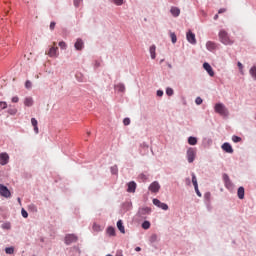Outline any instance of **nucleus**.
Masks as SVG:
<instances>
[{
  "label": "nucleus",
  "mask_w": 256,
  "mask_h": 256,
  "mask_svg": "<svg viewBox=\"0 0 256 256\" xmlns=\"http://www.w3.org/2000/svg\"><path fill=\"white\" fill-rule=\"evenodd\" d=\"M218 37L220 43H222L223 45H233V43H235V41H233V39H231V37L229 36V33H227V31L223 29L219 31Z\"/></svg>",
  "instance_id": "1"
},
{
  "label": "nucleus",
  "mask_w": 256,
  "mask_h": 256,
  "mask_svg": "<svg viewBox=\"0 0 256 256\" xmlns=\"http://www.w3.org/2000/svg\"><path fill=\"white\" fill-rule=\"evenodd\" d=\"M215 113L221 115L222 117H229V110L223 103H216L214 106Z\"/></svg>",
  "instance_id": "2"
},
{
  "label": "nucleus",
  "mask_w": 256,
  "mask_h": 256,
  "mask_svg": "<svg viewBox=\"0 0 256 256\" xmlns=\"http://www.w3.org/2000/svg\"><path fill=\"white\" fill-rule=\"evenodd\" d=\"M197 157V151L195 148H188L186 151V159L188 163H193Z\"/></svg>",
  "instance_id": "3"
},
{
  "label": "nucleus",
  "mask_w": 256,
  "mask_h": 256,
  "mask_svg": "<svg viewBox=\"0 0 256 256\" xmlns=\"http://www.w3.org/2000/svg\"><path fill=\"white\" fill-rule=\"evenodd\" d=\"M223 181H224V185H225L226 189H228V191H234L235 184H233V182L229 178V175L223 174Z\"/></svg>",
  "instance_id": "4"
},
{
  "label": "nucleus",
  "mask_w": 256,
  "mask_h": 256,
  "mask_svg": "<svg viewBox=\"0 0 256 256\" xmlns=\"http://www.w3.org/2000/svg\"><path fill=\"white\" fill-rule=\"evenodd\" d=\"M0 195L1 197H5V199H9L11 197V191L7 186L0 184Z\"/></svg>",
  "instance_id": "5"
},
{
  "label": "nucleus",
  "mask_w": 256,
  "mask_h": 256,
  "mask_svg": "<svg viewBox=\"0 0 256 256\" xmlns=\"http://www.w3.org/2000/svg\"><path fill=\"white\" fill-rule=\"evenodd\" d=\"M78 237L75 234H67L65 236L64 242L66 245H71V243H77Z\"/></svg>",
  "instance_id": "6"
},
{
  "label": "nucleus",
  "mask_w": 256,
  "mask_h": 256,
  "mask_svg": "<svg viewBox=\"0 0 256 256\" xmlns=\"http://www.w3.org/2000/svg\"><path fill=\"white\" fill-rule=\"evenodd\" d=\"M151 214V208L149 207H142L138 210V217H141L142 219H145L146 215Z\"/></svg>",
  "instance_id": "7"
},
{
  "label": "nucleus",
  "mask_w": 256,
  "mask_h": 256,
  "mask_svg": "<svg viewBox=\"0 0 256 256\" xmlns=\"http://www.w3.org/2000/svg\"><path fill=\"white\" fill-rule=\"evenodd\" d=\"M186 39L188 43H190L191 45H197V39L195 38V33H192L191 30H189L186 33Z\"/></svg>",
  "instance_id": "8"
},
{
  "label": "nucleus",
  "mask_w": 256,
  "mask_h": 256,
  "mask_svg": "<svg viewBox=\"0 0 256 256\" xmlns=\"http://www.w3.org/2000/svg\"><path fill=\"white\" fill-rule=\"evenodd\" d=\"M148 189L149 191H151V193H159V190L161 189V185L159 184V182L154 181L149 185Z\"/></svg>",
  "instance_id": "9"
},
{
  "label": "nucleus",
  "mask_w": 256,
  "mask_h": 256,
  "mask_svg": "<svg viewBox=\"0 0 256 256\" xmlns=\"http://www.w3.org/2000/svg\"><path fill=\"white\" fill-rule=\"evenodd\" d=\"M192 183L194 185L195 192L198 197H202L201 191H199V184L197 183V176H195V173L192 172Z\"/></svg>",
  "instance_id": "10"
},
{
  "label": "nucleus",
  "mask_w": 256,
  "mask_h": 256,
  "mask_svg": "<svg viewBox=\"0 0 256 256\" xmlns=\"http://www.w3.org/2000/svg\"><path fill=\"white\" fill-rule=\"evenodd\" d=\"M203 68L205 69V71L208 73L210 77H215V71H213V67H211V64H209L208 62H205L203 64Z\"/></svg>",
  "instance_id": "11"
},
{
  "label": "nucleus",
  "mask_w": 256,
  "mask_h": 256,
  "mask_svg": "<svg viewBox=\"0 0 256 256\" xmlns=\"http://www.w3.org/2000/svg\"><path fill=\"white\" fill-rule=\"evenodd\" d=\"M9 163V154L7 152H2L0 154V165L5 166Z\"/></svg>",
  "instance_id": "12"
},
{
  "label": "nucleus",
  "mask_w": 256,
  "mask_h": 256,
  "mask_svg": "<svg viewBox=\"0 0 256 256\" xmlns=\"http://www.w3.org/2000/svg\"><path fill=\"white\" fill-rule=\"evenodd\" d=\"M74 47L76 51H82V49L85 47V42L81 38H78L74 44Z\"/></svg>",
  "instance_id": "13"
},
{
  "label": "nucleus",
  "mask_w": 256,
  "mask_h": 256,
  "mask_svg": "<svg viewBox=\"0 0 256 256\" xmlns=\"http://www.w3.org/2000/svg\"><path fill=\"white\" fill-rule=\"evenodd\" d=\"M127 193H135L137 190V183L135 181H131L127 184Z\"/></svg>",
  "instance_id": "14"
},
{
  "label": "nucleus",
  "mask_w": 256,
  "mask_h": 256,
  "mask_svg": "<svg viewBox=\"0 0 256 256\" xmlns=\"http://www.w3.org/2000/svg\"><path fill=\"white\" fill-rule=\"evenodd\" d=\"M206 49L210 52L215 51V49H217V43L213 41L206 42Z\"/></svg>",
  "instance_id": "15"
},
{
  "label": "nucleus",
  "mask_w": 256,
  "mask_h": 256,
  "mask_svg": "<svg viewBox=\"0 0 256 256\" xmlns=\"http://www.w3.org/2000/svg\"><path fill=\"white\" fill-rule=\"evenodd\" d=\"M170 13L172 17H179V15H181V9H179L178 7L172 6L170 8Z\"/></svg>",
  "instance_id": "16"
},
{
  "label": "nucleus",
  "mask_w": 256,
  "mask_h": 256,
  "mask_svg": "<svg viewBox=\"0 0 256 256\" xmlns=\"http://www.w3.org/2000/svg\"><path fill=\"white\" fill-rule=\"evenodd\" d=\"M222 150L225 151V153H233V146L229 142H226L222 144Z\"/></svg>",
  "instance_id": "17"
},
{
  "label": "nucleus",
  "mask_w": 256,
  "mask_h": 256,
  "mask_svg": "<svg viewBox=\"0 0 256 256\" xmlns=\"http://www.w3.org/2000/svg\"><path fill=\"white\" fill-rule=\"evenodd\" d=\"M156 51H157V46H155V45L150 46L149 53H150L151 59H156L157 58Z\"/></svg>",
  "instance_id": "18"
},
{
  "label": "nucleus",
  "mask_w": 256,
  "mask_h": 256,
  "mask_svg": "<svg viewBox=\"0 0 256 256\" xmlns=\"http://www.w3.org/2000/svg\"><path fill=\"white\" fill-rule=\"evenodd\" d=\"M237 197L238 199H245V188L240 186L237 190Z\"/></svg>",
  "instance_id": "19"
},
{
  "label": "nucleus",
  "mask_w": 256,
  "mask_h": 256,
  "mask_svg": "<svg viewBox=\"0 0 256 256\" xmlns=\"http://www.w3.org/2000/svg\"><path fill=\"white\" fill-rule=\"evenodd\" d=\"M114 89L118 91V93H125V84L118 83L114 86Z\"/></svg>",
  "instance_id": "20"
},
{
  "label": "nucleus",
  "mask_w": 256,
  "mask_h": 256,
  "mask_svg": "<svg viewBox=\"0 0 256 256\" xmlns=\"http://www.w3.org/2000/svg\"><path fill=\"white\" fill-rule=\"evenodd\" d=\"M57 51H59V48L51 47L48 52L49 57H57V55H58Z\"/></svg>",
  "instance_id": "21"
},
{
  "label": "nucleus",
  "mask_w": 256,
  "mask_h": 256,
  "mask_svg": "<svg viewBox=\"0 0 256 256\" xmlns=\"http://www.w3.org/2000/svg\"><path fill=\"white\" fill-rule=\"evenodd\" d=\"M31 124L34 127V133H36L37 135L39 133V126H37L38 125L37 119L31 118Z\"/></svg>",
  "instance_id": "22"
},
{
  "label": "nucleus",
  "mask_w": 256,
  "mask_h": 256,
  "mask_svg": "<svg viewBox=\"0 0 256 256\" xmlns=\"http://www.w3.org/2000/svg\"><path fill=\"white\" fill-rule=\"evenodd\" d=\"M25 107H33V97H26L24 99Z\"/></svg>",
  "instance_id": "23"
},
{
  "label": "nucleus",
  "mask_w": 256,
  "mask_h": 256,
  "mask_svg": "<svg viewBox=\"0 0 256 256\" xmlns=\"http://www.w3.org/2000/svg\"><path fill=\"white\" fill-rule=\"evenodd\" d=\"M117 228L119 229L120 233L125 234V226L123 225V220L117 221Z\"/></svg>",
  "instance_id": "24"
},
{
  "label": "nucleus",
  "mask_w": 256,
  "mask_h": 256,
  "mask_svg": "<svg viewBox=\"0 0 256 256\" xmlns=\"http://www.w3.org/2000/svg\"><path fill=\"white\" fill-rule=\"evenodd\" d=\"M106 231H107V234L109 235V237H115V228L114 227L109 226Z\"/></svg>",
  "instance_id": "25"
},
{
  "label": "nucleus",
  "mask_w": 256,
  "mask_h": 256,
  "mask_svg": "<svg viewBox=\"0 0 256 256\" xmlns=\"http://www.w3.org/2000/svg\"><path fill=\"white\" fill-rule=\"evenodd\" d=\"M249 74L251 75V77L254 79V81H256V66H252L249 70Z\"/></svg>",
  "instance_id": "26"
},
{
  "label": "nucleus",
  "mask_w": 256,
  "mask_h": 256,
  "mask_svg": "<svg viewBox=\"0 0 256 256\" xmlns=\"http://www.w3.org/2000/svg\"><path fill=\"white\" fill-rule=\"evenodd\" d=\"M13 253H15V248L13 246L5 248L6 255H13Z\"/></svg>",
  "instance_id": "27"
},
{
  "label": "nucleus",
  "mask_w": 256,
  "mask_h": 256,
  "mask_svg": "<svg viewBox=\"0 0 256 256\" xmlns=\"http://www.w3.org/2000/svg\"><path fill=\"white\" fill-rule=\"evenodd\" d=\"M157 241H159V236H157V234H152L149 238V242L150 243H157Z\"/></svg>",
  "instance_id": "28"
},
{
  "label": "nucleus",
  "mask_w": 256,
  "mask_h": 256,
  "mask_svg": "<svg viewBox=\"0 0 256 256\" xmlns=\"http://www.w3.org/2000/svg\"><path fill=\"white\" fill-rule=\"evenodd\" d=\"M204 201L205 203H211V192H206L204 194Z\"/></svg>",
  "instance_id": "29"
},
{
  "label": "nucleus",
  "mask_w": 256,
  "mask_h": 256,
  "mask_svg": "<svg viewBox=\"0 0 256 256\" xmlns=\"http://www.w3.org/2000/svg\"><path fill=\"white\" fill-rule=\"evenodd\" d=\"M142 229H151V222L145 220L143 223H142Z\"/></svg>",
  "instance_id": "30"
},
{
  "label": "nucleus",
  "mask_w": 256,
  "mask_h": 256,
  "mask_svg": "<svg viewBox=\"0 0 256 256\" xmlns=\"http://www.w3.org/2000/svg\"><path fill=\"white\" fill-rule=\"evenodd\" d=\"M189 145H195L197 143V137L190 136L188 138Z\"/></svg>",
  "instance_id": "31"
},
{
  "label": "nucleus",
  "mask_w": 256,
  "mask_h": 256,
  "mask_svg": "<svg viewBox=\"0 0 256 256\" xmlns=\"http://www.w3.org/2000/svg\"><path fill=\"white\" fill-rule=\"evenodd\" d=\"M114 5H117V7H121L125 3V0H111Z\"/></svg>",
  "instance_id": "32"
},
{
  "label": "nucleus",
  "mask_w": 256,
  "mask_h": 256,
  "mask_svg": "<svg viewBox=\"0 0 256 256\" xmlns=\"http://www.w3.org/2000/svg\"><path fill=\"white\" fill-rule=\"evenodd\" d=\"M174 93L175 91L173 90V88L171 87L166 88V95H168V97H173Z\"/></svg>",
  "instance_id": "33"
},
{
  "label": "nucleus",
  "mask_w": 256,
  "mask_h": 256,
  "mask_svg": "<svg viewBox=\"0 0 256 256\" xmlns=\"http://www.w3.org/2000/svg\"><path fill=\"white\" fill-rule=\"evenodd\" d=\"M110 171L112 175H117V173H119V168L117 167V165H114L110 168Z\"/></svg>",
  "instance_id": "34"
},
{
  "label": "nucleus",
  "mask_w": 256,
  "mask_h": 256,
  "mask_svg": "<svg viewBox=\"0 0 256 256\" xmlns=\"http://www.w3.org/2000/svg\"><path fill=\"white\" fill-rule=\"evenodd\" d=\"M170 38L173 44L177 43V34L175 32L170 33Z\"/></svg>",
  "instance_id": "35"
},
{
  "label": "nucleus",
  "mask_w": 256,
  "mask_h": 256,
  "mask_svg": "<svg viewBox=\"0 0 256 256\" xmlns=\"http://www.w3.org/2000/svg\"><path fill=\"white\" fill-rule=\"evenodd\" d=\"M93 231H96V233H99V231H102L101 226L99 224H93L92 226Z\"/></svg>",
  "instance_id": "36"
},
{
  "label": "nucleus",
  "mask_w": 256,
  "mask_h": 256,
  "mask_svg": "<svg viewBox=\"0 0 256 256\" xmlns=\"http://www.w3.org/2000/svg\"><path fill=\"white\" fill-rule=\"evenodd\" d=\"M158 207H159V209H162L163 211H167L169 209V205H167L166 203H163V202Z\"/></svg>",
  "instance_id": "37"
},
{
  "label": "nucleus",
  "mask_w": 256,
  "mask_h": 256,
  "mask_svg": "<svg viewBox=\"0 0 256 256\" xmlns=\"http://www.w3.org/2000/svg\"><path fill=\"white\" fill-rule=\"evenodd\" d=\"M152 203H153V205H155L156 207H160V205H161V200H159V199H157V198H154L153 200H152Z\"/></svg>",
  "instance_id": "38"
},
{
  "label": "nucleus",
  "mask_w": 256,
  "mask_h": 256,
  "mask_svg": "<svg viewBox=\"0 0 256 256\" xmlns=\"http://www.w3.org/2000/svg\"><path fill=\"white\" fill-rule=\"evenodd\" d=\"M74 7L79 8L81 7V3H83V0H73Z\"/></svg>",
  "instance_id": "39"
},
{
  "label": "nucleus",
  "mask_w": 256,
  "mask_h": 256,
  "mask_svg": "<svg viewBox=\"0 0 256 256\" xmlns=\"http://www.w3.org/2000/svg\"><path fill=\"white\" fill-rule=\"evenodd\" d=\"M4 109H7V102L0 101V111H3Z\"/></svg>",
  "instance_id": "40"
},
{
  "label": "nucleus",
  "mask_w": 256,
  "mask_h": 256,
  "mask_svg": "<svg viewBox=\"0 0 256 256\" xmlns=\"http://www.w3.org/2000/svg\"><path fill=\"white\" fill-rule=\"evenodd\" d=\"M7 113H9V115H17V109L16 108H9Z\"/></svg>",
  "instance_id": "41"
},
{
  "label": "nucleus",
  "mask_w": 256,
  "mask_h": 256,
  "mask_svg": "<svg viewBox=\"0 0 256 256\" xmlns=\"http://www.w3.org/2000/svg\"><path fill=\"white\" fill-rule=\"evenodd\" d=\"M232 141L233 143H241V137L234 135L232 136Z\"/></svg>",
  "instance_id": "42"
},
{
  "label": "nucleus",
  "mask_w": 256,
  "mask_h": 256,
  "mask_svg": "<svg viewBox=\"0 0 256 256\" xmlns=\"http://www.w3.org/2000/svg\"><path fill=\"white\" fill-rule=\"evenodd\" d=\"M2 228L6 229V230L11 229V223L10 222L3 223L2 224Z\"/></svg>",
  "instance_id": "43"
},
{
  "label": "nucleus",
  "mask_w": 256,
  "mask_h": 256,
  "mask_svg": "<svg viewBox=\"0 0 256 256\" xmlns=\"http://www.w3.org/2000/svg\"><path fill=\"white\" fill-rule=\"evenodd\" d=\"M21 215L22 217H24V219H27V217H29V213L25 211V208L21 209Z\"/></svg>",
  "instance_id": "44"
},
{
  "label": "nucleus",
  "mask_w": 256,
  "mask_h": 256,
  "mask_svg": "<svg viewBox=\"0 0 256 256\" xmlns=\"http://www.w3.org/2000/svg\"><path fill=\"white\" fill-rule=\"evenodd\" d=\"M59 47L62 49H67V43H65L64 41L59 42Z\"/></svg>",
  "instance_id": "45"
},
{
  "label": "nucleus",
  "mask_w": 256,
  "mask_h": 256,
  "mask_svg": "<svg viewBox=\"0 0 256 256\" xmlns=\"http://www.w3.org/2000/svg\"><path fill=\"white\" fill-rule=\"evenodd\" d=\"M25 87H26L27 89H31V88L33 87V84H32L29 80H27V81L25 82Z\"/></svg>",
  "instance_id": "46"
},
{
  "label": "nucleus",
  "mask_w": 256,
  "mask_h": 256,
  "mask_svg": "<svg viewBox=\"0 0 256 256\" xmlns=\"http://www.w3.org/2000/svg\"><path fill=\"white\" fill-rule=\"evenodd\" d=\"M123 124H124L125 126L131 125V119H129V118H124Z\"/></svg>",
  "instance_id": "47"
},
{
  "label": "nucleus",
  "mask_w": 256,
  "mask_h": 256,
  "mask_svg": "<svg viewBox=\"0 0 256 256\" xmlns=\"http://www.w3.org/2000/svg\"><path fill=\"white\" fill-rule=\"evenodd\" d=\"M237 66L239 68V71H240L241 75H243V64L241 62H238Z\"/></svg>",
  "instance_id": "48"
},
{
  "label": "nucleus",
  "mask_w": 256,
  "mask_h": 256,
  "mask_svg": "<svg viewBox=\"0 0 256 256\" xmlns=\"http://www.w3.org/2000/svg\"><path fill=\"white\" fill-rule=\"evenodd\" d=\"M195 103H196V105H201V103H203V99L201 97H197L195 99Z\"/></svg>",
  "instance_id": "49"
},
{
  "label": "nucleus",
  "mask_w": 256,
  "mask_h": 256,
  "mask_svg": "<svg viewBox=\"0 0 256 256\" xmlns=\"http://www.w3.org/2000/svg\"><path fill=\"white\" fill-rule=\"evenodd\" d=\"M11 101L12 103H19V96H13Z\"/></svg>",
  "instance_id": "50"
},
{
  "label": "nucleus",
  "mask_w": 256,
  "mask_h": 256,
  "mask_svg": "<svg viewBox=\"0 0 256 256\" xmlns=\"http://www.w3.org/2000/svg\"><path fill=\"white\" fill-rule=\"evenodd\" d=\"M156 95L157 97H163V90H157Z\"/></svg>",
  "instance_id": "51"
},
{
  "label": "nucleus",
  "mask_w": 256,
  "mask_h": 256,
  "mask_svg": "<svg viewBox=\"0 0 256 256\" xmlns=\"http://www.w3.org/2000/svg\"><path fill=\"white\" fill-rule=\"evenodd\" d=\"M140 179H143V181H147V176L145 174H140Z\"/></svg>",
  "instance_id": "52"
},
{
  "label": "nucleus",
  "mask_w": 256,
  "mask_h": 256,
  "mask_svg": "<svg viewBox=\"0 0 256 256\" xmlns=\"http://www.w3.org/2000/svg\"><path fill=\"white\" fill-rule=\"evenodd\" d=\"M55 25H56L55 22H51V23H50V29H51V31H53V29H55Z\"/></svg>",
  "instance_id": "53"
},
{
  "label": "nucleus",
  "mask_w": 256,
  "mask_h": 256,
  "mask_svg": "<svg viewBox=\"0 0 256 256\" xmlns=\"http://www.w3.org/2000/svg\"><path fill=\"white\" fill-rule=\"evenodd\" d=\"M226 11H227V9H225V8H220V9L218 10V13L221 14V13H225Z\"/></svg>",
  "instance_id": "54"
},
{
  "label": "nucleus",
  "mask_w": 256,
  "mask_h": 256,
  "mask_svg": "<svg viewBox=\"0 0 256 256\" xmlns=\"http://www.w3.org/2000/svg\"><path fill=\"white\" fill-rule=\"evenodd\" d=\"M185 182H186L188 185H191V178H186V179H185Z\"/></svg>",
  "instance_id": "55"
},
{
  "label": "nucleus",
  "mask_w": 256,
  "mask_h": 256,
  "mask_svg": "<svg viewBox=\"0 0 256 256\" xmlns=\"http://www.w3.org/2000/svg\"><path fill=\"white\" fill-rule=\"evenodd\" d=\"M219 19V14H216L215 16H214V21H217Z\"/></svg>",
  "instance_id": "56"
},
{
  "label": "nucleus",
  "mask_w": 256,
  "mask_h": 256,
  "mask_svg": "<svg viewBox=\"0 0 256 256\" xmlns=\"http://www.w3.org/2000/svg\"><path fill=\"white\" fill-rule=\"evenodd\" d=\"M135 251H137V252L141 251V247H136Z\"/></svg>",
  "instance_id": "57"
},
{
  "label": "nucleus",
  "mask_w": 256,
  "mask_h": 256,
  "mask_svg": "<svg viewBox=\"0 0 256 256\" xmlns=\"http://www.w3.org/2000/svg\"><path fill=\"white\" fill-rule=\"evenodd\" d=\"M17 200H18V203H21V198H18Z\"/></svg>",
  "instance_id": "58"
}]
</instances>
